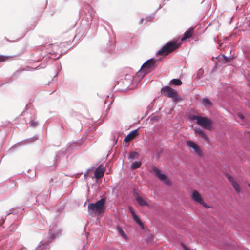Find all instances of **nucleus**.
Segmentation results:
<instances>
[{
    "label": "nucleus",
    "mask_w": 250,
    "mask_h": 250,
    "mask_svg": "<svg viewBox=\"0 0 250 250\" xmlns=\"http://www.w3.org/2000/svg\"><path fill=\"white\" fill-rule=\"evenodd\" d=\"M62 232V229L54 226L50 229L49 231V238L47 241L42 240L40 242L36 250H46L49 242L52 241L56 237H59Z\"/></svg>",
    "instance_id": "1"
},
{
    "label": "nucleus",
    "mask_w": 250,
    "mask_h": 250,
    "mask_svg": "<svg viewBox=\"0 0 250 250\" xmlns=\"http://www.w3.org/2000/svg\"><path fill=\"white\" fill-rule=\"evenodd\" d=\"M157 61L154 58H150L146 61L141 66L140 70L138 71L137 75L143 78L146 75L153 71L157 67Z\"/></svg>",
    "instance_id": "2"
},
{
    "label": "nucleus",
    "mask_w": 250,
    "mask_h": 250,
    "mask_svg": "<svg viewBox=\"0 0 250 250\" xmlns=\"http://www.w3.org/2000/svg\"><path fill=\"white\" fill-rule=\"evenodd\" d=\"M106 199L102 198L95 203H89L88 205V211L89 214L94 213L99 215L102 214L105 208Z\"/></svg>",
    "instance_id": "3"
},
{
    "label": "nucleus",
    "mask_w": 250,
    "mask_h": 250,
    "mask_svg": "<svg viewBox=\"0 0 250 250\" xmlns=\"http://www.w3.org/2000/svg\"><path fill=\"white\" fill-rule=\"evenodd\" d=\"M181 43L176 40H172L167 43L161 49L158 50L156 54L158 55H167L178 48Z\"/></svg>",
    "instance_id": "4"
},
{
    "label": "nucleus",
    "mask_w": 250,
    "mask_h": 250,
    "mask_svg": "<svg viewBox=\"0 0 250 250\" xmlns=\"http://www.w3.org/2000/svg\"><path fill=\"white\" fill-rule=\"evenodd\" d=\"M161 92H163L166 97L171 98L174 102H177L182 99L181 97L178 95L177 90L172 89L169 86L167 85L162 87Z\"/></svg>",
    "instance_id": "5"
},
{
    "label": "nucleus",
    "mask_w": 250,
    "mask_h": 250,
    "mask_svg": "<svg viewBox=\"0 0 250 250\" xmlns=\"http://www.w3.org/2000/svg\"><path fill=\"white\" fill-rule=\"evenodd\" d=\"M190 118L192 120H196L198 125L206 129H209L212 125L211 120L207 117L193 115L190 116Z\"/></svg>",
    "instance_id": "6"
},
{
    "label": "nucleus",
    "mask_w": 250,
    "mask_h": 250,
    "mask_svg": "<svg viewBox=\"0 0 250 250\" xmlns=\"http://www.w3.org/2000/svg\"><path fill=\"white\" fill-rule=\"evenodd\" d=\"M38 139V135H36L31 138L22 140L13 145L12 147L8 150V151L10 152H13L15 149L19 148L20 146L33 143Z\"/></svg>",
    "instance_id": "7"
},
{
    "label": "nucleus",
    "mask_w": 250,
    "mask_h": 250,
    "mask_svg": "<svg viewBox=\"0 0 250 250\" xmlns=\"http://www.w3.org/2000/svg\"><path fill=\"white\" fill-rule=\"evenodd\" d=\"M152 169L154 172V175L161 181L167 185H170V181L169 178L165 173H162L161 170L155 166H153Z\"/></svg>",
    "instance_id": "8"
},
{
    "label": "nucleus",
    "mask_w": 250,
    "mask_h": 250,
    "mask_svg": "<svg viewBox=\"0 0 250 250\" xmlns=\"http://www.w3.org/2000/svg\"><path fill=\"white\" fill-rule=\"evenodd\" d=\"M128 210L130 213L132 215V216L134 220V221L140 227V228L144 229L145 227L143 224V223L140 220L139 217L136 214L135 212L133 210L132 207L129 206L128 208Z\"/></svg>",
    "instance_id": "9"
},
{
    "label": "nucleus",
    "mask_w": 250,
    "mask_h": 250,
    "mask_svg": "<svg viewBox=\"0 0 250 250\" xmlns=\"http://www.w3.org/2000/svg\"><path fill=\"white\" fill-rule=\"evenodd\" d=\"M187 144L189 147L194 150V151L199 156H202V153L200 148L196 143H194L191 140H188L187 141Z\"/></svg>",
    "instance_id": "10"
},
{
    "label": "nucleus",
    "mask_w": 250,
    "mask_h": 250,
    "mask_svg": "<svg viewBox=\"0 0 250 250\" xmlns=\"http://www.w3.org/2000/svg\"><path fill=\"white\" fill-rule=\"evenodd\" d=\"M73 145H74L73 143L72 144H69L67 146V148H63L62 150H61L59 151H58L56 153V155L54 158V163H56L58 159L60 157V156L62 155L64 156L65 155H66L67 151H69V150L71 148V146L73 148L74 147H76V145H75V146H72Z\"/></svg>",
    "instance_id": "11"
},
{
    "label": "nucleus",
    "mask_w": 250,
    "mask_h": 250,
    "mask_svg": "<svg viewBox=\"0 0 250 250\" xmlns=\"http://www.w3.org/2000/svg\"><path fill=\"white\" fill-rule=\"evenodd\" d=\"M133 194L135 197V200L138 204L141 206H148V203L141 197L135 189L133 190Z\"/></svg>",
    "instance_id": "12"
},
{
    "label": "nucleus",
    "mask_w": 250,
    "mask_h": 250,
    "mask_svg": "<svg viewBox=\"0 0 250 250\" xmlns=\"http://www.w3.org/2000/svg\"><path fill=\"white\" fill-rule=\"evenodd\" d=\"M47 52L50 54H54L57 56L58 54V51L59 50V47L57 44H50L46 46Z\"/></svg>",
    "instance_id": "13"
},
{
    "label": "nucleus",
    "mask_w": 250,
    "mask_h": 250,
    "mask_svg": "<svg viewBox=\"0 0 250 250\" xmlns=\"http://www.w3.org/2000/svg\"><path fill=\"white\" fill-rule=\"evenodd\" d=\"M139 129V128H138L137 129L131 131L128 134V135L124 138L123 141L124 142L127 143L130 141L132 139H134L138 134Z\"/></svg>",
    "instance_id": "14"
},
{
    "label": "nucleus",
    "mask_w": 250,
    "mask_h": 250,
    "mask_svg": "<svg viewBox=\"0 0 250 250\" xmlns=\"http://www.w3.org/2000/svg\"><path fill=\"white\" fill-rule=\"evenodd\" d=\"M192 198L196 202L203 204V201L200 194L197 190H194L192 193Z\"/></svg>",
    "instance_id": "15"
},
{
    "label": "nucleus",
    "mask_w": 250,
    "mask_h": 250,
    "mask_svg": "<svg viewBox=\"0 0 250 250\" xmlns=\"http://www.w3.org/2000/svg\"><path fill=\"white\" fill-rule=\"evenodd\" d=\"M193 28H190L189 29L185 32L183 36L181 39V40L182 41H184L185 40L190 38L193 32Z\"/></svg>",
    "instance_id": "16"
},
{
    "label": "nucleus",
    "mask_w": 250,
    "mask_h": 250,
    "mask_svg": "<svg viewBox=\"0 0 250 250\" xmlns=\"http://www.w3.org/2000/svg\"><path fill=\"white\" fill-rule=\"evenodd\" d=\"M105 169L104 168H101L100 169L97 168L94 172V177L96 179H99L102 178L104 173Z\"/></svg>",
    "instance_id": "17"
},
{
    "label": "nucleus",
    "mask_w": 250,
    "mask_h": 250,
    "mask_svg": "<svg viewBox=\"0 0 250 250\" xmlns=\"http://www.w3.org/2000/svg\"><path fill=\"white\" fill-rule=\"evenodd\" d=\"M68 34L69 36V37H68L69 40L68 41H66V42H65V43H70L71 42H72L74 40V39L76 37V35H75V33L73 32V31H72V30L69 31L68 33ZM64 43V42L61 43L60 44V45H62Z\"/></svg>",
    "instance_id": "18"
},
{
    "label": "nucleus",
    "mask_w": 250,
    "mask_h": 250,
    "mask_svg": "<svg viewBox=\"0 0 250 250\" xmlns=\"http://www.w3.org/2000/svg\"><path fill=\"white\" fill-rule=\"evenodd\" d=\"M48 196L46 194L44 195H38L36 197V201L40 202L41 201L42 203L43 204L46 202V199L47 198Z\"/></svg>",
    "instance_id": "19"
},
{
    "label": "nucleus",
    "mask_w": 250,
    "mask_h": 250,
    "mask_svg": "<svg viewBox=\"0 0 250 250\" xmlns=\"http://www.w3.org/2000/svg\"><path fill=\"white\" fill-rule=\"evenodd\" d=\"M232 58L230 57H227L225 55L223 54L221 55V58L219 59L220 62L223 63H227L231 61Z\"/></svg>",
    "instance_id": "20"
},
{
    "label": "nucleus",
    "mask_w": 250,
    "mask_h": 250,
    "mask_svg": "<svg viewBox=\"0 0 250 250\" xmlns=\"http://www.w3.org/2000/svg\"><path fill=\"white\" fill-rule=\"evenodd\" d=\"M154 17H142L139 21L140 24H146L147 22L151 21L153 19Z\"/></svg>",
    "instance_id": "21"
},
{
    "label": "nucleus",
    "mask_w": 250,
    "mask_h": 250,
    "mask_svg": "<svg viewBox=\"0 0 250 250\" xmlns=\"http://www.w3.org/2000/svg\"><path fill=\"white\" fill-rule=\"evenodd\" d=\"M195 131L196 132L198 133V134L202 136L204 140H208V137L207 135L206 134L205 132L201 128H196L195 129Z\"/></svg>",
    "instance_id": "22"
},
{
    "label": "nucleus",
    "mask_w": 250,
    "mask_h": 250,
    "mask_svg": "<svg viewBox=\"0 0 250 250\" xmlns=\"http://www.w3.org/2000/svg\"><path fill=\"white\" fill-rule=\"evenodd\" d=\"M23 71L22 68H20L14 72L11 77L13 80H16L21 75V73Z\"/></svg>",
    "instance_id": "23"
},
{
    "label": "nucleus",
    "mask_w": 250,
    "mask_h": 250,
    "mask_svg": "<svg viewBox=\"0 0 250 250\" xmlns=\"http://www.w3.org/2000/svg\"><path fill=\"white\" fill-rule=\"evenodd\" d=\"M45 67V66H40V65H38L36 67H29V66H27V67H25L24 68H22V70H23V71H34L35 70L40 69V68H44Z\"/></svg>",
    "instance_id": "24"
},
{
    "label": "nucleus",
    "mask_w": 250,
    "mask_h": 250,
    "mask_svg": "<svg viewBox=\"0 0 250 250\" xmlns=\"http://www.w3.org/2000/svg\"><path fill=\"white\" fill-rule=\"evenodd\" d=\"M182 83V82L179 79H173L169 82L170 84L176 86L181 85Z\"/></svg>",
    "instance_id": "25"
},
{
    "label": "nucleus",
    "mask_w": 250,
    "mask_h": 250,
    "mask_svg": "<svg viewBox=\"0 0 250 250\" xmlns=\"http://www.w3.org/2000/svg\"><path fill=\"white\" fill-rule=\"evenodd\" d=\"M202 104L205 107L211 106L212 105L211 101L208 98H203Z\"/></svg>",
    "instance_id": "26"
},
{
    "label": "nucleus",
    "mask_w": 250,
    "mask_h": 250,
    "mask_svg": "<svg viewBox=\"0 0 250 250\" xmlns=\"http://www.w3.org/2000/svg\"><path fill=\"white\" fill-rule=\"evenodd\" d=\"M142 165V162L141 161H135L132 163L131 165V168L132 169H135L139 168Z\"/></svg>",
    "instance_id": "27"
},
{
    "label": "nucleus",
    "mask_w": 250,
    "mask_h": 250,
    "mask_svg": "<svg viewBox=\"0 0 250 250\" xmlns=\"http://www.w3.org/2000/svg\"><path fill=\"white\" fill-rule=\"evenodd\" d=\"M117 229L119 233L120 234V235L123 238H124L125 239H126L127 238V235L124 232L122 227L118 226L117 227Z\"/></svg>",
    "instance_id": "28"
},
{
    "label": "nucleus",
    "mask_w": 250,
    "mask_h": 250,
    "mask_svg": "<svg viewBox=\"0 0 250 250\" xmlns=\"http://www.w3.org/2000/svg\"><path fill=\"white\" fill-rule=\"evenodd\" d=\"M107 48L105 49V51L111 53L114 50L115 47L114 44L112 42H109Z\"/></svg>",
    "instance_id": "29"
},
{
    "label": "nucleus",
    "mask_w": 250,
    "mask_h": 250,
    "mask_svg": "<svg viewBox=\"0 0 250 250\" xmlns=\"http://www.w3.org/2000/svg\"><path fill=\"white\" fill-rule=\"evenodd\" d=\"M155 100V99H154L150 104H149L148 105L147 107V111H146V112L145 113V115H147L148 114V113L150 112V111H151L153 110V107H154V101Z\"/></svg>",
    "instance_id": "30"
},
{
    "label": "nucleus",
    "mask_w": 250,
    "mask_h": 250,
    "mask_svg": "<svg viewBox=\"0 0 250 250\" xmlns=\"http://www.w3.org/2000/svg\"><path fill=\"white\" fill-rule=\"evenodd\" d=\"M139 153L137 152H131L128 157L129 159L134 160L137 158Z\"/></svg>",
    "instance_id": "31"
},
{
    "label": "nucleus",
    "mask_w": 250,
    "mask_h": 250,
    "mask_svg": "<svg viewBox=\"0 0 250 250\" xmlns=\"http://www.w3.org/2000/svg\"><path fill=\"white\" fill-rule=\"evenodd\" d=\"M231 184L233 188L235 189L236 191L238 193H239L240 192L241 189L238 183L236 181H234Z\"/></svg>",
    "instance_id": "32"
},
{
    "label": "nucleus",
    "mask_w": 250,
    "mask_h": 250,
    "mask_svg": "<svg viewBox=\"0 0 250 250\" xmlns=\"http://www.w3.org/2000/svg\"><path fill=\"white\" fill-rule=\"evenodd\" d=\"M28 171L30 172V176L29 178L30 179H33L36 176V172L34 170H29Z\"/></svg>",
    "instance_id": "33"
},
{
    "label": "nucleus",
    "mask_w": 250,
    "mask_h": 250,
    "mask_svg": "<svg viewBox=\"0 0 250 250\" xmlns=\"http://www.w3.org/2000/svg\"><path fill=\"white\" fill-rule=\"evenodd\" d=\"M11 214H12V212L7 213L4 217H1L2 222H1V223L0 222V226H1L2 225H3L4 223L6 216Z\"/></svg>",
    "instance_id": "34"
},
{
    "label": "nucleus",
    "mask_w": 250,
    "mask_h": 250,
    "mask_svg": "<svg viewBox=\"0 0 250 250\" xmlns=\"http://www.w3.org/2000/svg\"><path fill=\"white\" fill-rule=\"evenodd\" d=\"M202 73H203V70L200 69L198 70V72L196 76V79H200L201 77V75L202 74Z\"/></svg>",
    "instance_id": "35"
},
{
    "label": "nucleus",
    "mask_w": 250,
    "mask_h": 250,
    "mask_svg": "<svg viewBox=\"0 0 250 250\" xmlns=\"http://www.w3.org/2000/svg\"><path fill=\"white\" fill-rule=\"evenodd\" d=\"M226 176L227 177V178H228V179H229V181L231 183H232L233 182L235 181L234 180V178H233L232 176H231V175H229V174H226Z\"/></svg>",
    "instance_id": "36"
},
{
    "label": "nucleus",
    "mask_w": 250,
    "mask_h": 250,
    "mask_svg": "<svg viewBox=\"0 0 250 250\" xmlns=\"http://www.w3.org/2000/svg\"><path fill=\"white\" fill-rule=\"evenodd\" d=\"M97 17H91L90 16L89 17H83V19H84L85 21H86L87 19H89L91 21H93L94 19H96Z\"/></svg>",
    "instance_id": "37"
},
{
    "label": "nucleus",
    "mask_w": 250,
    "mask_h": 250,
    "mask_svg": "<svg viewBox=\"0 0 250 250\" xmlns=\"http://www.w3.org/2000/svg\"><path fill=\"white\" fill-rule=\"evenodd\" d=\"M38 122L36 121H33L31 123L30 126L33 127H36L38 125Z\"/></svg>",
    "instance_id": "38"
},
{
    "label": "nucleus",
    "mask_w": 250,
    "mask_h": 250,
    "mask_svg": "<svg viewBox=\"0 0 250 250\" xmlns=\"http://www.w3.org/2000/svg\"><path fill=\"white\" fill-rule=\"evenodd\" d=\"M7 58V56L4 55H0V62L4 61Z\"/></svg>",
    "instance_id": "39"
},
{
    "label": "nucleus",
    "mask_w": 250,
    "mask_h": 250,
    "mask_svg": "<svg viewBox=\"0 0 250 250\" xmlns=\"http://www.w3.org/2000/svg\"><path fill=\"white\" fill-rule=\"evenodd\" d=\"M126 77H127V79H128L129 81V82L131 83L133 80V77L131 75H127Z\"/></svg>",
    "instance_id": "40"
},
{
    "label": "nucleus",
    "mask_w": 250,
    "mask_h": 250,
    "mask_svg": "<svg viewBox=\"0 0 250 250\" xmlns=\"http://www.w3.org/2000/svg\"><path fill=\"white\" fill-rule=\"evenodd\" d=\"M159 117L158 116H154L151 118V121H157L158 120Z\"/></svg>",
    "instance_id": "41"
},
{
    "label": "nucleus",
    "mask_w": 250,
    "mask_h": 250,
    "mask_svg": "<svg viewBox=\"0 0 250 250\" xmlns=\"http://www.w3.org/2000/svg\"><path fill=\"white\" fill-rule=\"evenodd\" d=\"M238 116L241 119H244V116L242 114H239Z\"/></svg>",
    "instance_id": "42"
},
{
    "label": "nucleus",
    "mask_w": 250,
    "mask_h": 250,
    "mask_svg": "<svg viewBox=\"0 0 250 250\" xmlns=\"http://www.w3.org/2000/svg\"><path fill=\"white\" fill-rule=\"evenodd\" d=\"M92 169H88L87 170V171L85 172V173L84 174V176L86 177L88 175V173L90 172V170H91Z\"/></svg>",
    "instance_id": "43"
},
{
    "label": "nucleus",
    "mask_w": 250,
    "mask_h": 250,
    "mask_svg": "<svg viewBox=\"0 0 250 250\" xmlns=\"http://www.w3.org/2000/svg\"><path fill=\"white\" fill-rule=\"evenodd\" d=\"M92 169H88L87 170V171L85 172V173L84 174V176L86 177L88 175V173L90 172V170H91Z\"/></svg>",
    "instance_id": "44"
},
{
    "label": "nucleus",
    "mask_w": 250,
    "mask_h": 250,
    "mask_svg": "<svg viewBox=\"0 0 250 250\" xmlns=\"http://www.w3.org/2000/svg\"><path fill=\"white\" fill-rule=\"evenodd\" d=\"M202 205H203V206L204 207H206L207 208H209V206L206 203H205L204 202H203V204H202Z\"/></svg>",
    "instance_id": "45"
},
{
    "label": "nucleus",
    "mask_w": 250,
    "mask_h": 250,
    "mask_svg": "<svg viewBox=\"0 0 250 250\" xmlns=\"http://www.w3.org/2000/svg\"><path fill=\"white\" fill-rule=\"evenodd\" d=\"M104 28H105V30H106V31L107 32L108 34H110V33H109V29H108L107 27H105Z\"/></svg>",
    "instance_id": "46"
},
{
    "label": "nucleus",
    "mask_w": 250,
    "mask_h": 250,
    "mask_svg": "<svg viewBox=\"0 0 250 250\" xmlns=\"http://www.w3.org/2000/svg\"><path fill=\"white\" fill-rule=\"evenodd\" d=\"M107 25L108 26L109 29H111L110 25H109L108 23H107Z\"/></svg>",
    "instance_id": "47"
},
{
    "label": "nucleus",
    "mask_w": 250,
    "mask_h": 250,
    "mask_svg": "<svg viewBox=\"0 0 250 250\" xmlns=\"http://www.w3.org/2000/svg\"><path fill=\"white\" fill-rule=\"evenodd\" d=\"M35 118H31L30 119V121H32V120H34Z\"/></svg>",
    "instance_id": "48"
},
{
    "label": "nucleus",
    "mask_w": 250,
    "mask_h": 250,
    "mask_svg": "<svg viewBox=\"0 0 250 250\" xmlns=\"http://www.w3.org/2000/svg\"><path fill=\"white\" fill-rule=\"evenodd\" d=\"M57 211H58V212H60V211H61V209H58V210H57Z\"/></svg>",
    "instance_id": "49"
},
{
    "label": "nucleus",
    "mask_w": 250,
    "mask_h": 250,
    "mask_svg": "<svg viewBox=\"0 0 250 250\" xmlns=\"http://www.w3.org/2000/svg\"><path fill=\"white\" fill-rule=\"evenodd\" d=\"M117 143V140H116L114 142V144H116Z\"/></svg>",
    "instance_id": "50"
},
{
    "label": "nucleus",
    "mask_w": 250,
    "mask_h": 250,
    "mask_svg": "<svg viewBox=\"0 0 250 250\" xmlns=\"http://www.w3.org/2000/svg\"><path fill=\"white\" fill-rule=\"evenodd\" d=\"M233 17H234L231 16V19H230V21H231Z\"/></svg>",
    "instance_id": "51"
},
{
    "label": "nucleus",
    "mask_w": 250,
    "mask_h": 250,
    "mask_svg": "<svg viewBox=\"0 0 250 250\" xmlns=\"http://www.w3.org/2000/svg\"><path fill=\"white\" fill-rule=\"evenodd\" d=\"M214 41L215 42H216V39L215 38H214Z\"/></svg>",
    "instance_id": "52"
},
{
    "label": "nucleus",
    "mask_w": 250,
    "mask_h": 250,
    "mask_svg": "<svg viewBox=\"0 0 250 250\" xmlns=\"http://www.w3.org/2000/svg\"><path fill=\"white\" fill-rule=\"evenodd\" d=\"M60 55H59L58 56H57V57H56V58H58L60 57Z\"/></svg>",
    "instance_id": "53"
},
{
    "label": "nucleus",
    "mask_w": 250,
    "mask_h": 250,
    "mask_svg": "<svg viewBox=\"0 0 250 250\" xmlns=\"http://www.w3.org/2000/svg\"><path fill=\"white\" fill-rule=\"evenodd\" d=\"M249 186L250 187V184H249Z\"/></svg>",
    "instance_id": "54"
}]
</instances>
